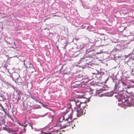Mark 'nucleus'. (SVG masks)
Returning a JSON list of instances; mask_svg holds the SVG:
<instances>
[{"label":"nucleus","mask_w":134,"mask_h":134,"mask_svg":"<svg viewBox=\"0 0 134 134\" xmlns=\"http://www.w3.org/2000/svg\"><path fill=\"white\" fill-rule=\"evenodd\" d=\"M67 115H65L63 117L62 121H58L57 122L56 126L61 127V128H65L70 126V122H72V115L71 113L68 118H67Z\"/></svg>","instance_id":"1"},{"label":"nucleus","mask_w":134,"mask_h":134,"mask_svg":"<svg viewBox=\"0 0 134 134\" xmlns=\"http://www.w3.org/2000/svg\"><path fill=\"white\" fill-rule=\"evenodd\" d=\"M82 99L79 98H75L71 99L70 100V102H68L67 104V108L69 109H71V110H72V108H73L75 110L76 107H80V104L82 103H85V101L82 102Z\"/></svg>","instance_id":"2"},{"label":"nucleus","mask_w":134,"mask_h":134,"mask_svg":"<svg viewBox=\"0 0 134 134\" xmlns=\"http://www.w3.org/2000/svg\"><path fill=\"white\" fill-rule=\"evenodd\" d=\"M24 64L26 67V70L27 72L30 73H32L35 70V68L33 67V66L32 64L30 63H29L28 65L27 64L25 63L24 61Z\"/></svg>","instance_id":"3"},{"label":"nucleus","mask_w":134,"mask_h":134,"mask_svg":"<svg viewBox=\"0 0 134 134\" xmlns=\"http://www.w3.org/2000/svg\"><path fill=\"white\" fill-rule=\"evenodd\" d=\"M77 108V115L78 117H80L82 115L85 114L86 110H85L84 108H82L83 109L81 108L80 107H78Z\"/></svg>","instance_id":"4"},{"label":"nucleus","mask_w":134,"mask_h":134,"mask_svg":"<svg viewBox=\"0 0 134 134\" xmlns=\"http://www.w3.org/2000/svg\"><path fill=\"white\" fill-rule=\"evenodd\" d=\"M82 82L79 81H75L74 83V85L73 86L74 87H81L82 86Z\"/></svg>","instance_id":"5"},{"label":"nucleus","mask_w":134,"mask_h":134,"mask_svg":"<svg viewBox=\"0 0 134 134\" xmlns=\"http://www.w3.org/2000/svg\"><path fill=\"white\" fill-rule=\"evenodd\" d=\"M64 45V47H63V48L64 49H66V47L67 46V43L66 42H65L63 44Z\"/></svg>","instance_id":"6"},{"label":"nucleus","mask_w":134,"mask_h":134,"mask_svg":"<svg viewBox=\"0 0 134 134\" xmlns=\"http://www.w3.org/2000/svg\"><path fill=\"white\" fill-rule=\"evenodd\" d=\"M41 133H40V134H52L51 133H47L46 132H43L42 131H41Z\"/></svg>","instance_id":"7"},{"label":"nucleus","mask_w":134,"mask_h":134,"mask_svg":"<svg viewBox=\"0 0 134 134\" xmlns=\"http://www.w3.org/2000/svg\"><path fill=\"white\" fill-rule=\"evenodd\" d=\"M7 116H8V118L11 119V120H12L13 121V119L9 115H7Z\"/></svg>","instance_id":"8"},{"label":"nucleus","mask_w":134,"mask_h":134,"mask_svg":"<svg viewBox=\"0 0 134 134\" xmlns=\"http://www.w3.org/2000/svg\"><path fill=\"white\" fill-rule=\"evenodd\" d=\"M3 129L6 131H7L8 130V129L6 127H4L3 128Z\"/></svg>","instance_id":"9"},{"label":"nucleus","mask_w":134,"mask_h":134,"mask_svg":"<svg viewBox=\"0 0 134 134\" xmlns=\"http://www.w3.org/2000/svg\"><path fill=\"white\" fill-rule=\"evenodd\" d=\"M29 126L31 128V129H33V127H32V126L30 124H29Z\"/></svg>","instance_id":"10"},{"label":"nucleus","mask_w":134,"mask_h":134,"mask_svg":"<svg viewBox=\"0 0 134 134\" xmlns=\"http://www.w3.org/2000/svg\"><path fill=\"white\" fill-rule=\"evenodd\" d=\"M132 67L133 69L134 70V64H133L132 65Z\"/></svg>","instance_id":"11"},{"label":"nucleus","mask_w":134,"mask_h":134,"mask_svg":"<svg viewBox=\"0 0 134 134\" xmlns=\"http://www.w3.org/2000/svg\"><path fill=\"white\" fill-rule=\"evenodd\" d=\"M131 73H132V72H133V70L134 69H131Z\"/></svg>","instance_id":"12"},{"label":"nucleus","mask_w":134,"mask_h":134,"mask_svg":"<svg viewBox=\"0 0 134 134\" xmlns=\"http://www.w3.org/2000/svg\"><path fill=\"white\" fill-rule=\"evenodd\" d=\"M20 97L19 96L18 98V100H20Z\"/></svg>","instance_id":"13"},{"label":"nucleus","mask_w":134,"mask_h":134,"mask_svg":"<svg viewBox=\"0 0 134 134\" xmlns=\"http://www.w3.org/2000/svg\"><path fill=\"white\" fill-rule=\"evenodd\" d=\"M23 132H20V134H22L23 133Z\"/></svg>","instance_id":"14"},{"label":"nucleus","mask_w":134,"mask_h":134,"mask_svg":"<svg viewBox=\"0 0 134 134\" xmlns=\"http://www.w3.org/2000/svg\"><path fill=\"white\" fill-rule=\"evenodd\" d=\"M27 124H26V125H25V126H24V127H26L27 126Z\"/></svg>","instance_id":"15"},{"label":"nucleus","mask_w":134,"mask_h":134,"mask_svg":"<svg viewBox=\"0 0 134 134\" xmlns=\"http://www.w3.org/2000/svg\"><path fill=\"white\" fill-rule=\"evenodd\" d=\"M56 16V15H53V16Z\"/></svg>","instance_id":"16"},{"label":"nucleus","mask_w":134,"mask_h":134,"mask_svg":"<svg viewBox=\"0 0 134 134\" xmlns=\"http://www.w3.org/2000/svg\"><path fill=\"white\" fill-rule=\"evenodd\" d=\"M72 112V113H73V111H72V112Z\"/></svg>","instance_id":"17"},{"label":"nucleus","mask_w":134,"mask_h":134,"mask_svg":"<svg viewBox=\"0 0 134 134\" xmlns=\"http://www.w3.org/2000/svg\"><path fill=\"white\" fill-rule=\"evenodd\" d=\"M85 101H86V100L84 101H82V102H84Z\"/></svg>","instance_id":"18"},{"label":"nucleus","mask_w":134,"mask_h":134,"mask_svg":"<svg viewBox=\"0 0 134 134\" xmlns=\"http://www.w3.org/2000/svg\"><path fill=\"white\" fill-rule=\"evenodd\" d=\"M1 107L2 108H3V107L2 106H1Z\"/></svg>","instance_id":"19"},{"label":"nucleus","mask_w":134,"mask_h":134,"mask_svg":"<svg viewBox=\"0 0 134 134\" xmlns=\"http://www.w3.org/2000/svg\"><path fill=\"white\" fill-rule=\"evenodd\" d=\"M27 122V121H25V122Z\"/></svg>","instance_id":"20"},{"label":"nucleus","mask_w":134,"mask_h":134,"mask_svg":"<svg viewBox=\"0 0 134 134\" xmlns=\"http://www.w3.org/2000/svg\"><path fill=\"white\" fill-rule=\"evenodd\" d=\"M58 49V47H57Z\"/></svg>","instance_id":"21"}]
</instances>
